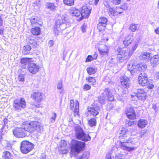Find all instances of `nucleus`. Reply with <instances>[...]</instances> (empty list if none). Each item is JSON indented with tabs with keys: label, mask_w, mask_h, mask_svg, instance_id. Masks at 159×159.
Instances as JSON below:
<instances>
[{
	"label": "nucleus",
	"mask_w": 159,
	"mask_h": 159,
	"mask_svg": "<svg viewBox=\"0 0 159 159\" xmlns=\"http://www.w3.org/2000/svg\"><path fill=\"white\" fill-rule=\"evenodd\" d=\"M113 159H125V156L123 154H120L116 155L115 158H113Z\"/></svg>",
	"instance_id": "41"
},
{
	"label": "nucleus",
	"mask_w": 159,
	"mask_h": 159,
	"mask_svg": "<svg viewBox=\"0 0 159 159\" xmlns=\"http://www.w3.org/2000/svg\"><path fill=\"white\" fill-rule=\"evenodd\" d=\"M30 22L32 25H37L38 24L37 22V17H32L30 19Z\"/></svg>",
	"instance_id": "38"
},
{
	"label": "nucleus",
	"mask_w": 159,
	"mask_h": 159,
	"mask_svg": "<svg viewBox=\"0 0 159 159\" xmlns=\"http://www.w3.org/2000/svg\"><path fill=\"white\" fill-rule=\"evenodd\" d=\"M114 99V96L110 89L107 88L100 90L98 102L101 104H104L108 101H112Z\"/></svg>",
	"instance_id": "4"
},
{
	"label": "nucleus",
	"mask_w": 159,
	"mask_h": 159,
	"mask_svg": "<svg viewBox=\"0 0 159 159\" xmlns=\"http://www.w3.org/2000/svg\"><path fill=\"white\" fill-rule=\"evenodd\" d=\"M31 97L36 102H40L42 101L43 96L40 92H34L31 95Z\"/></svg>",
	"instance_id": "17"
},
{
	"label": "nucleus",
	"mask_w": 159,
	"mask_h": 159,
	"mask_svg": "<svg viewBox=\"0 0 159 159\" xmlns=\"http://www.w3.org/2000/svg\"><path fill=\"white\" fill-rule=\"evenodd\" d=\"M90 89L91 86L88 84H85L83 86V89L85 91L89 90Z\"/></svg>",
	"instance_id": "52"
},
{
	"label": "nucleus",
	"mask_w": 159,
	"mask_h": 159,
	"mask_svg": "<svg viewBox=\"0 0 159 159\" xmlns=\"http://www.w3.org/2000/svg\"><path fill=\"white\" fill-rule=\"evenodd\" d=\"M147 68V66L144 63L135 65H129L128 71L133 75L134 73H138L140 71H144Z\"/></svg>",
	"instance_id": "8"
},
{
	"label": "nucleus",
	"mask_w": 159,
	"mask_h": 159,
	"mask_svg": "<svg viewBox=\"0 0 159 159\" xmlns=\"http://www.w3.org/2000/svg\"><path fill=\"white\" fill-rule=\"evenodd\" d=\"M29 43L30 45L34 48L37 47L38 45L36 40L34 39H30L29 41Z\"/></svg>",
	"instance_id": "31"
},
{
	"label": "nucleus",
	"mask_w": 159,
	"mask_h": 159,
	"mask_svg": "<svg viewBox=\"0 0 159 159\" xmlns=\"http://www.w3.org/2000/svg\"><path fill=\"white\" fill-rule=\"evenodd\" d=\"M24 128L25 130L30 133L34 132L41 133L43 131V126L40 122L33 121L29 123L24 124Z\"/></svg>",
	"instance_id": "3"
},
{
	"label": "nucleus",
	"mask_w": 159,
	"mask_h": 159,
	"mask_svg": "<svg viewBox=\"0 0 159 159\" xmlns=\"http://www.w3.org/2000/svg\"><path fill=\"white\" fill-rule=\"evenodd\" d=\"M106 25H103L99 23L97 25V28L99 31H104L105 30Z\"/></svg>",
	"instance_id": "37"
},
{
	"label": "nucleus",
	"mask_w": 159,
	"mask_h": 159,
	"mask_svg": "<svg viewBox=\"0 0 159 159\" xmlns=\"http://www.w3.org/2000/svg\"><path fill=\"white\" fill-rule=\"evenodd\" d=\"M134 95H133V94H131V96L132 97V100L133 101H137L139 99V98L138 97V94L134 93Z\"/></svg>",
	"instance_id": "47"
},
{
	"label": "nucleus",
	"mask_w": 159,
	"mask_h": 159,
	"mask_svg": "<svg viewBox=\"0 0 159 159\" xmlns=\"http://www.w3.org/2000/svg\"><path fill=\"white\" fill-rule=\"evenodd\" d=\"M147 84L148 85V87L150 89H153L154 87V85L153 84L152 82L149 83L148 82Z\"/></svg>",
	"instance_id": "57"
},
{
	"label": "nucleus",
	"mask_w": 159,
	"mask_h": 159,
	"mask_svg": "<svg viewBox=\"0 0 159 159\" xmlns=\"http://www.w3.org/2000/svg\"><path fill=\"white\" fill-rule=\"evenodd\" d=\"M18 80L20 81L24 82L25 81V78L24 77V74H20L18 75Z\"/></svg>",
	"instance_id": "46"
},
{
	"label": "nucleus",
	"mask_w": 159,
	"mask_h": 159,
	"mask_svg": "<svg viewBox=\"0 0 159 159\" xmlns=\"http://www.w3.org/2000/svg\"><path fill=\"white\" fill-rule=\"evenodd\" d=\"M98 50L102 57H103L104 56H107L109 48L107 46L103 45L99 48Z\"/></svg>",
	"instance_id": "16"
},
{
	"label": "nucleus",
	"mask_w": 159,
	"mask_h": 159,
	"mask_svg": "<svg viewBox=\"0 0 159 159\" xmlns=\"http://www.w3.org/2000/svg\"><path fill=\"white\" fill-rule=\"evenodd\" d=\"M22 126L24 127L23 129L17 128L13 130V134L15 137L18 138H23L26 136L25 133L26 131L24 128V124H23Z\"/></svg>",
	"instance_id": "10"
},
{
	"label": "nucleus",
	"mask_w": 159,
	"mask_h": 159,
	"mask_svg": "<svg viewBox=\"0 0 159 159\" xmlns=\"http://www.w3.org/2000/svg\"><path fill=\"white\" fill-rule=\"evenodd\" d=\"M132 143L128 142H120V146L123 150L130 152L133 151L135 148L134 147H131Z\"/></svg>",
	"instance_id": "12"
},
{
	"label": "nucleus",
	"mask_w": 159,
	"mask_h": 159,
	"mask_svg": "<svg viewBox=\"0 0 159 159\" xmlns=\"http://www.w3.org/2000/svg\"><path fill=\"white\" fill-rule=\"evenodd\" d=\"M134 124V121H129L126 124V126H132Z\"/></svg>",
	"instance_id": "59"
},
{
	"label": "nucleus",
	"mask_w": 159,
	"mask_h": 159,
	"mask_svg": "<svg viewBox=\"0 0 159 159\" xmlns=\"http://www.w3.org/2000/svg\"><path fill=\"white\" fill-rule=\"evenodd\" d=\"M62 81H60L57 84V88L58 89H62Z\"/></svg>",
	"instance_id": "50"
},
{
	"label": "nucleus",
	"mask_w": 159,
	"mask_h": 159,
	"mask_svg": "<svg viewBox=\"0 0 159 159\" xmlns=\"http://www.w3.org/2000/svg\"><path fill=\"white\" fill-rule=\"evenodd\" d=\"M133 36L132 35H129L127 36L123 41V43L125 46H129L132 41Z\"/></svg>",
	"instance_id": "22"
},
{
	"label": "nucleus",
	"mask_w": 159,
	"mask_h": 159,
	"mask_svg": "<svg viewBox=\"0 0 159 159\" xmlns=\"http://www.w3.org/2000/svg\"><path fill=\"white\" fill-rule=\"evenodd\" d=\"M63 2L65 4L71 6L74 4V0H63Z\"/></svg>",
	"instance_id": "39"
},
{
	"label": "nucleus",
	"mask_w": 159,
	"mask_h": 159,
	"mask_svg": "<svg viewBox=\"0 0 159 159\" xmlns=\"http://www.w3.org/2000/svg\"><path fill=\"white\" fill-rule=\"evenodd\" d=\"M146 93H143L140 95L139 94H138V97L139 98V99L141 100H144L146 99Z\"/></svg>",
	"instance_id": "40"
},
{
	"label": "nucleus",
	"mask_w": 159,
	"mask_h": 159,
	"mask_svg": "<svg viewBox=\"0 0 159 159\" xmlns=\"http://www.w3.org/2000/svg\"><path fill=\"white\" fill-rule=\"evenodd\" d=\"M48 45L49 47H52L54 44V42L52 40H50L48 42Z\"/></svg>",
	"instance_id": "61"
},
{
	"label": "nucleus",
	"mask_w": 159,
	"mask_h": 159,
	"mask_svg": "<svg viewBox=\"0 0 159 159\" xmlns=\"http://www.w3.org/2000/svg\"><path fill=\"white\" fill-rule=\"evenodd\" d=\"M68 152V147L66 141L64 140L61 141L60 148L59 150V152L61 154H66Z\"/></svg>",
	"instance_id": "14"
},
{
	"label": "nucleus",
	"mask_w": 159,
	"mask_h": 159,
	"mask_svg": "<svg viewBox=\"0 0 159 159\" xmlns=\"http://www.w3.org/2000/svg\"><path fill=\"white\" fill-rule=\"evenodd\" d=\"M154 32L156 34H159V27L155 30Z\"/></svg>",
	"instance_id": "64"
},
{
	"label": "nucleus",
	"mask_w": 159,
	"mask_h": 159,
	"mask_svg": "<svg viewBox=\"0 0 159 159\" xmlns=\"http://www.w3.org/2000/svg\"><path fill=\"white\" fill-rule=\"evenodd\" d=\"M110 1L113 5H117L120 4L121 2V0H110Z\"/></svg>",
	"instance_id": "42"
},
{
	"label": "nucleus",
	"mask_w": 159,
	"mask_h": 159,
	"mask_svg": "<svg viewBox=\"0 0 159 159\" xmlns=\"http://www.w3.org/2000/svg\"><path fill=\"white\" fill-rule=\"evenodd\" d=\"M34 145L28 141L21 142L20 144V150L24 154H27L31 151L34 148Z\"/></svg>",
	"instance_id": "7"
},
{
	"label": "nucleus",
	"mask_w": 159,
	"mask_h": 159,
	"mask_svg": "<svg viewBox=\"0 0 159 159\" xmlns=\"http://www.w3.org/2000/svg\"><path fill=\"white\" fill-rule=\"evenodd\" d=\"M126 114L128 117L130 119H133L136 118V115L134 110L132 107L127 108L126 111Z\"/></svg>",
	"instance_id": "18"
},
{
	"label": "nucleus",
	"mask_w": 159,
	"mask_h": 159,
	"mask_svg": "<svg viewBox=\"0 0 159 159\" xmlns=\"http://www.w3.org/2000/svg\"><path fill=\"white\" fill-rule=\"evenodd\" d=\"M138 80L139 84H141L142 86H144L146 85L148 83V78H143L142 79L139 78V80Z\"/></svg>",
	"instance_id": "29"
},
{
	"label": "nucleus",
	"mask_w": 159,
	"mask_h": 159,
	"mask_svg": "<svg viewBox=\"0 0 159 159\" xmlns=\"http://www.w3.org/2000/svg\"><path fill=\"white\" fill-rule=\"evenodd\" d=\"M74 102L73 100H71L70 102V109L71 110H72L74 106Z\"/></svg>",
	"instance_id": "58"
},
{
	"label": "nucleus",
	"mask_w": 159,
	"mask_h": 159,
	"mask_svg": "<svg viewBox=\"0 0 159 159\" xmlns=\"http://www.w3.org/2000/svg\"><path fill=\"white\" fill-rule=\"evenodd\" d=\"M144 78L145 79L148 78L147 75L144 72H142L140 74L139 76L138 77V80H139V78L142 79Z\"/></svg>",
	"instance_id": "45"
},
{
	"label": "nucleus",
	"mask_w": 159,
	"mask_h": 159,
	"mask_svg": "<svg viewBox=\"0 0 159 159\" xmlns=\"http://www.w3.org/2000/svg\"><path fill=\"white\" fill-rule=\"evenodd\" d=\"M86 80H88V83H90L92 85L95 84L96 80L93 77H89L87 78Z\"/></svg>",
	"instance_id": "34"
},
{
	"label": "nucleus",
	"mask_w": 159,
	"mask_h": 159,
	"mask_svg": "<svg viewBox=\"0 0 159 159\" xmlns=\"http://www.w3.org/2000/svg\"><path fill=\"white\" fill-rule=\"evenodd\" d=\"M56 114L55 113H52V116L50 119V121L52 123H53L55 121V118L56 117Z\"/></svg>",
	"instance_id": "48"
},
{
	"label": "nucleus",
	"mask_w": 159,
	"mask_h": 159,
	"mask_svg": "<svg viewBox=\"0 0 159 159\" xmlns=\"http://www.w3.org/2000/svg\"><path fill=\"white\" fill-rule=\"evenodd\" d=\"M137 92V94H139L140 95L143 93H146V92L144 91L143 89H138Z\"/></svg>",
	"instance_id": "54"
},
{
	"label": "nucleus",
	"mask_w": 159,
	"mask_h": 159,
	"mask_svg": "<svg viewBox=\"0 0 159 159\" xmlns=\"http://www.w3.org/2000/svg\"><path fill=\"white\" fill-rule=\"evenodd\" d=\"M85 144L84 142L73 139L71 142V151L79 153L80 151L84 150Z\"/></svg>",
	"instance_id": "6"
},
{
	"label": "nucleus",
	"mask_w": 159,
	"mask_h": 159,
	"mask_svg": "<svg viewBox=\"0 0 159 159\" xmlns=\"http://www.w3.org/2000/svg\"><path fill=\"white\" fill-rule=\"evenodd\" d=\"M107 22V20L106 18L101 17L99 19V23L102 25H106Z\"/></svg>",
	"instance_id": "30"
},
{
	"label": "nucleus",
	"mask_w": 159,
	"mask_h": 159,
	"mask_svg": "<svg viewBox=\"0 0 159 159\" xmlns=\"http://www.w3.org/2000/svg\"><path fill=\"white\" fill-rule=\"evenodd\" d=\"M152 109H153L157 112L158 110V108L156 104H153L152 106Z\"/></svg>",
	"instance_id": "62"
},
{
	"label": "nucleus",
	"mask_w": 159,
	"mask_h": 159,
	"mask_svg": "<svg viewBox=\"0 0 159 159\" xmlns=\"http://www.w3.org/2000/svg\"><path fill=\"white\" fill-rule=\"evenodd\" d=\"M31 31L33 35H38L40 33V30L39 28L35 27L34 28H32Z\"/></svg>",
	"instance_id": "25"
},
{
	"label": "nucleus",
	"mask_w": 159,
	"mask_h": 159,
	"mask_svg": "<svg viewBox=\"0 0 159 159\" xmlns=\"http://www.w3.org/2000/svg\"><path fill=\"white\" fill-rule=\"evenodd\" d=\"M138 45L136 43L134 45L131 49L119 47L116 49L115 52L117 55V59L119 61H123L129 58L134 53Z\"/></svg>",
	"instance_id": "1"
},
{
	"label": "nucleus",
	"mask_w": 159,
	"mask_h": 159,
	"mask_svg": "<svg viewBox=\"0 0 159 159\" xmlns=\"http://www.w3.org/2000/svg\"><path fill=\"white\" fill-rule=\"evenodd\" d=\"M138 24H131L129 27V29L131 30L132 32H135L137 30H138L136 25Z\"/></svg>",
	"instance_id": "35"
},
{
	"label": "nucleus",
	"mask_w": 159,
	"mask_h": 159,
	"mask_svg": "<svg viewBox=\"0 0 159 159\" xmlns=\"http://www.w3.org/2000/svg\"><path fill=\"white\" fill-rule=\"evenodd\" d=\"M93 60V57L91 55H89L86 59L85 62H90Z\"/></svg>",
	"instance_id": "51"
},
{
	"label": "nucleus",
	"mask_w": 159,
	"mask_h": 159,
	"mask_svg": "<svg viewBox=\"0 0 159 159\" xmlns=\"http://www.w3.org/2000/svg\"><path fill=\"white\" fill-rule=\"evenodd\" d=\"M2 156L5 159H9L11 157V155L9 152L5 151L3 152Z\"/></svg>",
	"instance_id": "33"
},
{
	"label": "nucleus",
	"mask_w": 159,
	"mask_h": 159,
	"mask_svg": "<svg viewBox=\"0 0 159 159\" xmlns=\"http://www.w3.org/2000/svg\"><path fill=\"white\" fill-rule=\"evenodd\" d=\"M39 69L38 66L34 63H30L28 65V69L31 73L34 74L36 73Z\"/></svg>",
	"instance_id": "15"
},
{
	"label": "nucleus",
	"mask_w": 159,
	"mask_h": 159,
	"mask_svg": "<svg viewBox=\"0 0 159 159\" xmlns=\"http://www.w3.org/2000/svg\"><path fill=\"white\" fill-rule=\"evenodd\" d=\"M150 60L151 66L153 67L156 66L159 63V55L152 57Z\"/></svg>",
	"instance_id": "19"
},
{
	"label": "nucleus",
	"mask_w": 159,
	"mask_h": 159,
	"mask_svg": "<svg viewBox=\"0 0 159 159\" xmlns=\"http://www.w3.org/2000/svg\"><path fill=\"white\" fill-rule=\"evenodd\" d=\"M86 70L89 75L94 74L97 71V69L92 67H89L87 68Z\"/></svg>",
	"instance_id": "28"
},
{
	"label": "nucleus",
	"mask_w": 159,
	"mask_h": 159,
	"mask_svg": "<svg viewBox=\"0 0 159 159\" xmlns=\"http://www.w3.org/2000/svg\"><path fill=\"white\" fill-rule=\"evenodd\" d=\"M75 112L78 111H79V103L78 101H77L75 102Z\"/></svg>",
	"instance_id": "53"
},
{
	"label": "nucleus",
	"mask_w": 159,
	"mask_h": 159,
	"mask_svg": "<svg viewBox=\"0 0 159 159\" xmlns=\"http://www.w3.org/2000/svg\"><path fill=\"white\" fill-rule=\"evenodd\" d=\"M148 124L147 120L143 119H140L138 122V125L141 128H144Z\"/></svg>",
	"instance_id": "24"
},
{
	"label": "nucleus",
	"mask_w": 159,
	"mask_h": 159,
	"mask_svg": "<svg viewBox=\"0 0 159 159\" xmlns=\"http://www.w3.org/2000/svg\"><path fill=\"white\" fill-rule=\"evenodd\" d=\"M140 58L145 61H149L151 58L150 53L147 52H143L140 56Z\"/></svg>",
	"instance_id": "21"
},
{
	"label": "nucleus",
	"mask_w": 159,
	"mask_h": 159,
	"mask_svg": "<svg viewBox=\"0 0 159 159\" xmlns=\"http://www.w3.org/2000/svg\"><path fill=\"white\" fill-rule=\"evenodd\" d=\"M108 12L109 15L112 16H116L118 15L115 8L113 9L111 7L109 8Z\"/></svg>",
	"instance_id": "27"
},
{
	"label": "nucleus",
	"mask_w": 159,
	"mask_h": 159,
	"mask_svg": "<svg viewBox=\"0 0 159 159\" xmlns=\"http://www.w3.org/2000/svg\"><path fill=\"white\" fill-rule=\"evenodd\" d=\"M113 158L112 157L110 153H108L106 155V159H113Z\"/></svg>",
	"instance_id": "60"
},
{
	"label": "nucleus",
	"mask_w": 159,
	"mask_h": 159,
	"mask_svg": "<svg viewBox=\"0 0 159 159\" xmlns=\"http://www.w3.org/2000/svg\"><path fill=\"white\" fill-rule=\"evenodd\" d=\"M74 130L75 136L77 139L84 141H88L90 140V137L88 134L85 133L84 130L80 126H75Z\"/></svg>",
	"instance_id": "5"
},
{
	"label": "nucleus",
	"mask_w": 159,
	"mask_h": 159,
	"mask_svg": "<svg viewBox=\"0 0 159 159\" xmlns=\"http://www.w3.org/2000/svg\"><path fill=\"white\" fill-rule=\"evenodd\" d=\"M87 28V25L85 23H84L81 26V30L83 33L86 32Z\"/></svg>",
	"instance_id": "49"
},
{
	"label": "nucleus",
	"mask_w": 159,
	"mask_h": 159,
	"mask_svg": "<svg viewBox=\"0 0 159 159\" xmlns=\"http://www.w3.org/2000/svg\"><path fill=\"white\" fill-rule=\"evenodd\" d=\"M120 7L123 9V11L124 10H126L128 9V6L127 4L124 3L121 5Z\"/></svg>",
	"instance_id": "55"
},
{
	"label": "nucleus",
	"mask_w": 159,
	"mask_h": 159,
	"mask_svg": "<svg viewBox=\"0 0 159 159\" xmlns=\"http://www.w3.org/2000/svg\"><path fill=\"white\" fill-rule=\"evenodd\" d=\"M88 111L93 116H96L99 113V107H97L95 108L88 107Z\"/></svg>",
	"instance_id": "20"
},
{
	"label": "nucleus",
	"mask_w": 159,
	"mask_h": 159,
	"mask_svg": "<svg viewBox=\"0 0 159 159\" xmlns=\"http://www.w3.org/2000/svg\"><path fill=\"white\" fill-rule=\"evenodd\" d=\"M89 125L91 127L95 126L96 124V120L95 118H91L88 121Z\"/></svg>",
	"instance_id": "32"
},
{
	"label": "nucleus",
	"mask_w": 159,
	"mask_h": 159,
	"mask_svg": "<svg viewBox=\"0 0 159 159\" xmlns=\"http://www.w3.org/2000/svg\"><path fill=\"white\" fill-rule=\"evenodd\" d=\"M91 10H89L87 6H83L82 7L81 12L78 9L73 8L71 9L70 12L73 16L79 17L77 20L80 21L84 18L88 17L90 14Z\"/></svg>",
	"instance_id": "2"
},
{
	"label": "nucleus",
	"mask_w": 159,
	"mask_h": 159,
	"mask_svg": "<svg viewBox=\"0 0 159 159\" xmlns=\"http://www.w3.org/2000/svg\"><path fill=\"white\" fill-rule=\"evenodd\" d=\"M116 12L117 13L118 15L122 13L123 12V9L120 7H117L115 8Z\"/></svg>",
	"instance_id": "44"
},
{
	"label": "nucleus",
	"mask_w": 159,
	"mask_h": 159,
	"mask_svg": "<svg viewBox=\"0 0 159 159\" xmlns=\"http://www.w3.org/2000/svg\"><path fill=\"white\" fill-rule=\"evenodd\" d=\"M2 15L0 16V27L3 24V20L2 17Z\"/></svg>",
	"instance_id": "63"
},
{
	"label": "nucleus",
	"mask_w": 159,
	"mask_h": 159,
	"mask_svg": "<svg viewBox=\"0 0 159 159\" xmlns=\"http://www.w3.org/2000/svg\"><path fill=\"white\" fill-rule=\"evenodd\" d=\"M121 84L123 87L125 88H128L130 85V79L126 76H121L120 78Z\"/></svg>",
	"instance_id": "13"
},
{
	"label": "nucleus",
	"mask_w": 159,
	"mask_h": 159,
	"mask_svg": "<svg viewBox=\"0 0 159 159\" xmlns=\"http://www.w3.org/2000/svg\"><path fill=\"white\" fill-rule=\"evenodd\" d=\"M89 157V153L85 152L81 156L77 157V159H88Z\"/></svg>",
	"instance_id": "26"
},
{
	"label": "nucleus",
	"mask_w": 159,
	"mask_h": 159,
	"mask_svg": "<svg viewBox=\"0 0 159 159\" xmlns=\"http://www.w3.org/2000/svg\"><path fill=\"white\" fill-rule=\"evenodd\" d=\"M64 23L62 19H58L56 21L55 26H54L53 30V32L55 35L57 36L58 35L59 28L61 30L64 29V28L62 27L63 25L66 26V24Z\"/></svg>",
	"instance_id": "11"
},
{
	"label": "nucleus",
	"mask_w": 159,
	"mask_h": 159,
	"mask_svg": "<svg viewBox=\"0 0 159 159\" xmlns=\"http://www.w3.org/2000/svg\"><path fill=\"white\" fill-rule=\"evenodd\" d=\"M31 48L30 46L27 45L23 47L22 52L24 55H27L30 52L31 50Z\"/></svg>",
	"instance_id": "23"
},
{
	"label": "nucleus",
	"mask_w": 159,
	"mask_h": 159,
	"mask_svg": "<svg viewBox=\"0 0 159 159\" xmlns=\"http://www.w3.org/2000/svg\"><path fill=\"white\" fill-rule=\"evenodd\" d=\"M29 61V59L27 58H24L22 59L21 60V64H24L26 65H28V62Z\"/></svg>",
	"instance_id": "43"
},
{
	"label": "nucleus",
	"mask_w": 159,
	"mask_h": 159,
	"mask_svg": "<svg viewBox=\"0 0 159 159\" xmlns=\"http://www.w3.org/2000/svg\"><path fill=\"white\" fill-rule=\"evenodd\" d=\"M13 106L15 111H20L26 107V103L24 98H21L20 99L14 100Z\"/></svg>",
	"instance_id": "9"
},
{
	"label": "nucleus",
	"mask_w": 159,
	"mask_h": 159,
	"mask_svg": "<svg viewBox=\"0 0 159 159\" xmlns=\"http://www.w3.org/2000/svg\"><path fill=\"white\" fill-rule=\"evenodd\" d=\"M127 132L128 130L127 129L123 128L121 130L120 134L124 135Z\"/></svg>",
	"instance_id": "56"
},
{
	"label": "nucleus",
	"mask_w": 159,
	"mask_h": 159,
	"mask_svg": "<svg viewBox=\"0 0 159 159\" xmlns=\"http://www.w3.org/2000/svg\"><path fill=\"white\" fill-rule=\"evenodd\" d=\"M46 6L51 10H54L55 9L56 7L52 3H46Z\"/></svg>",
	"instance_id": "36"
}]
</instances>
